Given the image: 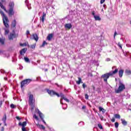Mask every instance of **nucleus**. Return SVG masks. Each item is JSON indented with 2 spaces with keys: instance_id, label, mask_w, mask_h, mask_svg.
Masks as SVG:
<instances>
[{
  "instance_id": "a19ab883",
  "label": "nucleus",
  "mask_w": 131,
  "mask_h": 131,
  "mask_svg": "<svg viewBox=\"0 0 131 131\" xmlns=\"http://www.w3.org/2000/svg\"><path fill=\"white\" fill-rule=\"evenodd\" d=\"M123 54H124V55L126 57L127 56V55L128 54H129V52H126V53H124V52H123Z\"/></svg>"
},
{
  "instance_id": "37998d69",
  "label": "nucleus",
  "mask_w": 131,
  "mask_h": 131,
  "mask_svg": "<svg viewBox=\"0 0 131 131\" xmlns=\"http://www.w3.org/2000/svg\"><path fill=\"white\" fill-rule=\"evenodd\" d=\"M21 130L22 131H27V130H26V128H25V127H22Z\"/></svg>"
},
{
  "instance_id": "3c124183",
  "label": "nucleus",
  "mask_w": 131,
  "mask_h": 131,
  "mask_svg": "<svg viewBox=\"0 0 131 131\" xmlns=\"http://www.w3.org/2000/svg\"><path fill=\"white\" fill-rule=\"evenodd\" d=\"M105 2V0H101L100 1V4H104V3Z\"/></svg>"
},
{
  "instance_id": "cd10ccee",
  "label": "nucleus",
  "mask_w": 131,
  "mask_h": 131,
  "mask_svg": "<svg viewBox=\"0 0 131 131\" xmlns=\"http://www.w3.org/2000/svg\"><path fill=\"white\" fill-rule=\"evenodd\" d=\"M126 74H127V75H130L131 74V70H126L125 71Z\"/></svg>"
},
{
  "instance_id": "c756f323",
  "label": "nucleus",
  "mask_w": 131,
  "mask_h": 131,
  "mask_svg": "<svg viewBox=\"0 0 131 131\" xmlns=\"http://www.w3.org/2000/svg\"><path fill=\"white\" fill-rule=\"evenodd\" d=\"M46 45H48V43H47V41H43V42L42 45L41 46V48H43V47H45V46H46Z\"/></svg>"
},
{
  "instance_id": "20e7f679",
  "label": "nucleus",
  "mask_w": 131,
  "mask_h": 131,
  "mask_svg": "<svg viewBox=\"0 0 131 131\" xmlns=\"http://www.w3.org/2000/svg\"><path fill=\"white\" fill-rule=\"evenodd\" d=\"M123 90H125V85L123 84L121 81H119V87L117 90H115V93L116 94H119V93H121Z\"/></svg>"
},
{
  "instance_id": "dca6fc26",
  "label": "nucleus",
  "mask_w": 131,
  "mask_h": 131,
  "mask_svg": "<svg viewBox=\"0 0 131 131\" xmlns=\"http://www.w3.org/2000/svg\"><path fill=\"white\" fill-rule=\"evenodd\" d=\"M64 28L67 29H71L72 28V25L71 24H66L64 25Z\"/></svg>"
},
{
  "instance_id": "49530a36",
  "label": "nucleus",
  "mask_w": 131,
  "mask_h": 131,
  "mask_svg": "<svg viewBox=\"0 0 131 131\" xmlns=\"http://www.w3.org/2000/svg\"><path fill=\"white\" fill-rule=\"evenodd\" d=\"M0 71L1 73H6V71H5L3 69H1Z\"/></svg>"
},
{
  "instance_id": "69168bd1",
  "label": "nucleus",
  "mask_w": 131,
  "mask_h": 131,
  "mask_svg": "<svg viewBox=\"0 0 131 131\" xmlns=\"http://www.w3.org/2000/svg\"><path fill=\"white\" fill-rule=\"evenodd\" d=\"M37 63H40V60L37 61Z\"/></svg>"
},
{
  "instance_id": "5fc2aeb1",
  "label": "nucleus",
  "mask_w": 131,
  "mask_h": 131,
  "mask_svg": "<svg viewBox=\"0 0 131 131\" xmlns=\"http://www.w3.org/2000/svg\"><path fill=\"white\" fill-rule=\"evenodd\" d=\"M82 86H83V89H85V86H86L85 84V83H83Z\"/></svg>"
},
{
  "instance_id": "a18cd8bd",
  "label": "nucleus",
  "mask_w": 131,
  "mask_h": 131,
  "mask_svg": "<svg viewBox=\"0 0 131 131\" xmlns=\"http://www.w3.org/2000/svg\"><path fill=\"white\" fill-rule=\"evenodd\" d=\"M26 34H27V37H28V35H27L30 34V32H29V31L27 30V32H26Z\"/></svg>"
},
{
  "instance_id": "412c9836",
  "label": "nucleus",
  "mask_w": 131,
  "mask_h": 131,
  "mask_svg": "<svg viewBox=\"0 0 131 131\" xmlns=\"http://www.w3.org/2000/svg\"><path fill=\"white\" fill-rule=\"evenodd\" d=\"M46 16H47V14L43 12V15L42 16V17L40 18L42 22H45V18H46Z\"/></svg>"
},
{
  "instance_id": "7ed1b4c3",
  "label": "nucleus",
  "mask_w": 131,
  "mask_h": 131,
  "mask_svg": "<svg viewBox=\"0 0 131 131\" xmlns=\"http://www.w3.org/2000/svg\"><path fill=\"white\" fill-rule=\"evenodd\" d=\"M15 6V3L14 2H10L9 4V9L8 12V15L9 17L14 16L15 14V11H14V6Z\"/></svg>"
},
{
  "instance_id": "5701e85b",
  "label": "nucleus",
  "mask_w": 131,
  "mask_h": 131,
  "mask_svg": "<svg viewBox=\"0 0 131 131\" xmlns=\"http://www.w3.org/2000/svg\"><path fill=\"white\" fill-rule=\"evenodd\" d=\"M99 110L100 112L102 111V113H105V112H106V111L105 110V109H104V108L102 107L101 106L99 107Z\"/></svg>"
},
{
  "instance_id": "f704fd0d",
  "label": "nucleus",
  "mask_w": 131,
  "mask_h": 131,
  "mask_svg": "<svg viewBox=\"0 0 131 131\" xmlns=\"http://www.w3.org/2000/svg\"><path fill=\"white\" fill-rule=\"evenodd\" d=\"M98 126L99 128H100V129H103V126H102V124L99 123L98 124Z\"/></svg>"
},
{
  "instance_id": "c03bdc74",
  "label": "nucleus",
  "mask_w": 131,
  "mask_h": 131,
  "mask_svg": "<svg viewBox=\"0 0 131 131\" xmlns=\"http://www.w3.org/2000/svg\"><path fill=\"white\" fill-rule=\"evenodd\" d=\"M16 118L17 120H19L20 121V120H21V118H20V117L19 116H16Z\"/></svg>"
},
{
  "instance_id": "f03ea898",
  "label": "nucleus",
  "mask_w": 131,
  "mask_h": 131,
  "mask_svg": "<svg viewBox=\"0 0 131 131\" xmlns=\"http://www.w3.org/2000/svg\"><path fill=\"white\" fill-rule=\"evenodd\" d=\"M117 72H118V69H115V70L113 71L110 72L109 73L101 75V78L103 79L104 82L108 83L107 79H108L110 76H112V75L116 74Z\"/></svg>"
},
{
  "instance_id": "72a5a7b5",
  "label": "nucleus",
  "mask_w": 131,
  "mask_h": 131,
  "mask_svg": "<svg viewBox=\"0 0 131 131\" xmlns=\"http://www.w3.org/2000/svg\"><path fill=\"white\" fill-rule=\"evenodd\" d=\"M10 107L12 109H15V108H16V106H15V105H14V104L12 103L10 104Z\"/></svg>"
},
{
  "instance_id": "393cba45",
  "label": "nucleus",
  "mask_w": 131,
  "mask_h": 131,
  "mask_svg": "<svg viewBox=\"0 0 131 131\" xmlns=\"http://www.w3.org/2000/svg\"><path fill=\"white\" fill-rule=\"evenodd\" d=\"M24 59L26 63H30V60L28 58V57H24Z\"/></svg>"
},
{
  "instance_id": "9d476101",
  "label": "nucleus",
  "mask_w": 131,
  "mask_h": 131,
  "mask_svg": "<svg viewBox=\"0 0 131 131\" xmlns=\"http://www.w3.org/2000/svg\"><path fill=\"white\" fill-rule=\"evenodd\" d=\"M92 14V16H94V18L96 21H101V17H100V16L99 15H96L95 11H93Z\"/></svg>"
},
{
  "instance_id": "7c9ffc66",
  "label": "nucleus",
  "mask_w": 131,
  "mask_h": 131,
  "mask_svg": "<svg viewBox=\"0 0 131 131\" xmlns=\"http://www.w3.org/2000/svg\"><path fill=\"white\" fill-rule=\"evenodd\" d=\"M98 115L99 117V118L101 119V120H103V119H104V117H103V116H102L101 114L98 113Z\"/></svg>"
},
{
  "instance_id": "f3484780",
  "label": "nucleus",
  "mask_w": 131,
  "mask_h": 131,
  "mask_svg": "<svg viewBox=\"0 0 131 131\" xmlns=\"http://www.w3.org/2000/svg\"><path fill=\"white\" fill-rule=\"evenodd\" d=\"M53 36H54V34H49L48 36L47 37V39H48V40L50 41L52 40V38H53Z\"/></svg>"
},
{
  "instance_id": "f8f14e48",
  "label": "nucleus",
  "mask_w": 131,
  "mask_h": 131,
  "mask_svg": "<svg viewBox=\"0 0 131 131\" xmlns=\"http://www.w3.org/2000/svg\"><path fill=\"white\" fill-rule=\"evenodd\" d=\"M16 38V34L10 33L8 36V39L9 40H13L14 38Z\"/></svg>"
},
{
  "instance_id": "052dcab7",
  "label": "nucleus",
  "mask_w": 131,
  "mask_h": 131,
  "mask_svg": "<svg viewBox=\"0 0 131 131\" xmlns=\"http://www.w3.org/2000/svg\"><path fill=\"white\" fill-rule=\"evenodd\" d=\"M1 131H5V127H2Z\"/></svg>"
},
{
  "instance_id": "2f4dec72",
  "label": "nucleus",
  "mask_w": 131,
  "mask_h": 131,
  "mask_svg": "<svg viewBox=\"0 0 131 131\" xmlns=\"http://www.w3.org/2000/svg\"><path fill=\"white\" fill-rule=\"evenodd\" d=\"M78 125L79 126H82V125H84V123L83 121H81L78 123Z\"/></svg>"
},
{
  "instance_id": "6e6552de",
  "label": "nucleus",
  "mask_w": 131,
  "mask_h": 131,
  "mask_svg": "<svg viewBox=\"0 0 131 131\" xmlns=\"http://www.w3.org/2000/svg\"><path fill=\"white\" fill-rule=\"evenodd\" d=\"M32 80L30 79H26L21 82V88L23 89V87L25 85V84H29V83H30Z\"/></svg>"
},
{
  "instance_id": "8fccbe9b",
  "label": "nucleus",
  "mask_w": 131,
  "mask_h": 131,
  "mask_svg": "<svg viewBox=\"0 0 131 131\" xmlns=\"http://www.w3.org/2000/svg\"><path fill=\"white\" fill-rule=\"evenodd\" d=\"M118 47H119L121 49H122V46H121V44H120V42L118 43Z\"/></svg>"
},
{
  "instance_id": "680f3d73",
  "label": "nucleus",
  "mask_w": 131,
  "mask_h": 131,
  "mask_svg": "<svg viewBox=\"0 0 131 131\" xmlns=\"http://www.w3.org/2000/svg\"><path fill=\"white\" fill-rule=\"evenodd\" d=\"M85 105H83L82 107V109L83 110H84V109H85Z\"/></svg>"
},
{
  "instance_id": "39448f33",
  "label": "nucleus",
  "mask_w": 131,
  "mask_h": 131,
  "mask_svg": "<svg viewBox=\"0 0 131 131\" xmlns=\"http://www.w3.org/2000/svg\"><path fill=\"white\" fill-rule=\"evenodd\" d=\"M0 14L2 16L3 24H4V26H8V24H6V23L10 22L9 21V19L8 18L7 16H6V14H5V13H4V11H3V10H2L1 9H0Z\"/></svg>"
},
{
  "instance_id": "603ef678",
  "label": "nucleus",
  "mask_w": 131,
  "mask_h": 131,
  "mask_svg": "<svg viewBox=\"0 0 131 131\" xmlns=\"http://www.w3.org/2000/svg\"><path fill=\"white\" fill-rule=\"evenodd\" d=\"M117 34V32L115 31V33H114V38H115V36H116V35Z\"/></svg>"
},
{
  "instance_id": "423d86ee",
  "label": "nucleus",
  "mask_w": 131,
  "mask_h": 131,
  "mask_svg": "<svg viewBox=\"0 0 131 131\" xmlns=\"http://www.w3.org/2000/svg\"><path fill=\"white\" fill-rule=\"evenodd\" d=\"M29 104L31 106L32 110L34 109V103H33V95L30 94L29 97Z\"/></svg>"
},
{
  "instance_id": "bb28decb",
  "label": "nucleus",
  "mask_w": 131,
  "mask_h": 131,
  "mask_svg": "<svg viewBox=\"0 0 131 131\" xmlns=\"http://www.w3.org/2000/svg\"><path fill=\"white\" fill-rule=\"evenodd\" d=\"M37 125L39 126V128L43 129V130L46 129V127H45V126H43V125H40V124H38Z\"/></svg>"
},
{
  "instance_id": "4be33fe9",
  "label": "nucleus",
  "mask_w": 131,
  "mask_h": 131,
  "mask_svg": "<svg viewBox=\"0 0 131 131\" xmlns=\"http://www.w3.org/2000/svg\"><path fill=\"white\" fill-rule=\"evenodd\" d=\"M33 39L37 41V40H38V36H37V34H34L33 35Z\"/></svg>"
},
{
  "instance_id": "2eb2a0df",
  "label": "nucleus",
  "mask_w": 131,
  "mask_h": 131,
  "mask_svg": "<svg viewBox=\"0 0 131 131\" xmlns=\"http://www.w3.org/2000/svg\"><path fill=\"white\" fill-rule=\"evenodd\" d=\"M27 125V122L26 121L23 122V123L21 122L18 123V125L19 126H22V127H25V126H26Z\"/></svg>"
},
{
  "instance_id": "b1692460",
  "label": "nucleus",
  "mask_w": 131,
  "mask_h": 131,
  "mask_svg": "<svg viewBox=\"0 0 131 131\" xmlns=\"http://www.w3.org/2000/svg\"><path fill=\"white\" fill-rule=\"evenodd\" d=\"M76 83L77 84H80V83H82V80H81V78H78V80L76 81Z\"/></svg>"
},
{
  "instance_id": "9b49d317",
  "label": "nucleus",
  "mask_w": 131,
  "mask_h": 131,
  "mask_svg": "<svg viewBox=\"0 0 131 131\" xmlns=\"http://www.w3.org/2000/svg\"><path fill=\"white\" fill-rule=\"evenodd\" d=\"M5 2H6V0H0V7L1 9H3V10H4L5 12H7V9H6V7H5L4 5H3V3H5Z\"/></svg>"
},
{
  "instance_id": "0eeeda50",
  "label": "nucleus",
  "mask_w": 131,
  "mask_h": 131,
  "mask_svg": "<svg viewBox=\"0 0 131 131\" xmlns=\"http://www.w3.org/2000/svg\"><path fill=\"white\" fill-rule=\"evenodd\" d=\"M36 112L39 115V116L41 120H42V122H43L45 124H47V123L46 122V121H45V120L43 119V118L45 117V115H43V114L41 113V112H40V111H39V110L38 109H37L36 110Z\"/></svg>"
},
{
  "instance_id": "79ce46f5",
  "label": "nucleus",
  "mask_w": 131,
  "mask_h": 131,
  "mask_svg": "<svg viewBox=\"0 0 131 131\" xmlns=\"http://www.w3.org/2000/svg\"><path fill=\"white\" fill-rule=\"evenodd\" d=\"M85 99L86 100H89V95H88V94L85 95Z\"/></svg>"
},
{
  "instance_id": "6e6d98bb",
  "label": "nucleus",
  "mask_w": 131,
  "mask_h": 131,
  "mask_svg": "<svg viewBox=\"0 0 131 131\" xmlns=\"http://www.w3.org/2000/svg\"><path fill=\"white\" fill-rule=\"evenodd\" d=\"M126 47H127V48H131V46L129 44H126Z\"/></svg>"
},
{
  "instance_id": "c85d7f7f",
  "label": "nucleus",
  "mask_w": 131,
  "mask_h": 131,
  "mask_svg": "<svg viewBox=\"0 0 131 131\" xmlns=\"http://www.w3.org/2000/svg\"><path fill=\"white\" fill-rule=\"evenodd\" d=\"M115 118L118 119H120V115L119 114H115Z\"/></svg>"
},
{
  "instance_id": "1a4fd4ad",
  "label": "nucleus",
  "mask_w": 131,
  "mask_h": 131,
  "mask_svg": "<svg viewBox=\"0 0 131 131\" xmlns=\"http://www.w3.org/2000/svg\"><path fill=\"white\" fill-rule=\"evenodd\" d=\"M9 22H6V24H7L8 26H5V28H4V30H5V35H7V34H9V32H10V26L9 25Z\"/></svg>"
},
{
  "instance_id": "a878e982",
  "label": "nucleus",
  "mask_w": 131,
  "mask_h": 131,
  "mask_svg": "<svg viewBox=\"0 0 131 131\" xmlns=\"http://www.w3.org/2000/svg\"><path fill=\"white\" fill-rule=\"evenodd\" d=\"M0 43L1 45L4 46L5 45V39H2V38H0Z\"/></svg>"
},
{
  "instance_id": "09e8293b",
  "label": "nucleus",
  "mask_w": 131,
  "mask_h": 131,
  "mask_svg": "<svg viewBox=\"0 0 131 131\" xmlns=\"http://www.w3.org/2000/svg\"><path fill=\"white\" fill-rule=\"evenodd\" d=\"M2 105H3V100L0 101V108H2Z\"/></svg>"
},
{
  "instance_id": "473e14b6",
  "label": "nucleus",
  "mask_w": 131,
  "mask_h": 131,
  "mask_svg": "<svg viewBox=\"0 0 131 131\" xmlns=\"http://www.w3.org/2000/svg\"><path fill=\"white\" fill-rule=\"evenodd\" d=\"M115 126L116 128H118V126H119V123L118 122H116L115 123Z\"/></svg>"
},
{
  "instance_id": "864d4df0",
  "label": "nucleus",
  "mask_w": 131,
  "mask_h": 131,
  "mask_svg": "<svg viewBox=\"0 0 131 131\" xmlns=\"http://www.w3.org/2000/svg\"><path fill=\"white\" fill-rule=\"evenodd\" d=\"M88 76H91V77H93V74L89 73Z\"/></svg>"
},
{
  "instance_id": "c9c22d12",
  "label": "nucleus",
  "mask_w": 131,
  "mask_h": 131,
  "mask_svg": "<svg viewBox=\"0 0 131 131\" xmlns=\"http://www.w3.org/2000/svg\"><path fill=\"white\" fill-rule=\"evenodd\" d=\"M55 85H57L58 88H60V89H62L63 88V86L62 85H59L57 83H55Z\"/></svg>"
},
{
  "instance_id": "4c0bfd02",
  "label": "nucleus",
  "mask_w": 131,
  "mask_h": 131,
  "mask_svg": "<svg viewBox=\"0 0 131 131\" xmlns=\"http://www.w3.org/2000/svg\"><path fill=\"white\" fill-rule=\"evenodd\" d=\"M20 46H21V47H26V46H27V44L26 43V42H25L24 43H20Z\"/></svg>"
},
{
  "instance_id": "f257e3e1",
  "label": "nucleus",
  "mask_w": 131,
  "mask_h": 131,
  "mask_svg": "<svg viewBox=\"0 0 131 131\" xmlns=\"http://www.w3.org/2000/svg\"><path fill=\"white\" fill-rule=\"evenodd\" d=\"M46 91L51 97H54V96H57L58 98L60 97L61 98L60 99V104H61V105L64 104L63 103V100H64V101H66L68 103H69V99L65 98V95L63 93H60V94H59L58 93L54 91V90H50L48 89H46Z\"/></svg>"
},
{
  "instance_id": "aec40b11",
  "label": "nucleus",
  "mask_w": 131,
  "mask_h": 131,
  "mask_svg": "<svg viewBox=\"0 0 131 131\" xmlns=\"http://www.w3.org/2000/svg\"><path fill=\"white\" fill-rule=\"evenodd\" d=\"M2 121H3L4 123H6V121H7V114H4V116L2 118Z\"/></svg>"
},
{
  "instance_id": "ddd939ff",
  "label": "nucleus",
  "mask_w": 131,
  "mask_h": 131,
  "mask_svg": "<svg viewBox=\"0 0 131 131\" xmlns=\"http://www.w3.org/2000/svg\"><path fill=\"white\" fill-rule=\"evenodd\" d=\"M27 51V48H24L19 51L20 55L21 56H24V54Z\"/></svg>"
},
{
  "instance_id": "a211bd4d",
  "label": "nucleus",
  "mask_w": 131,
  "mask_h": 131,
  "mask_svg": "<svg viewBox=\"0 0 131 131\" xmlns=\"http://www.w3.org/2000/svg\"><path fill=\"white\" fill-rule=\"evenodd\" d=\"M121 121L123 125H124V126L127 125V122L125 121L124 119H121Z\"/></svg>"
},
{
  "instance_id": "13d9d810",
  "label": "nucleus",
  "mask_w": 131,
  "mask_h": 131,
  "mask_svg": "<svg viewBox=\"0 0 131 131\" xmlns=\"http://www.w3.org/2000/svg\"><path fill=\"white\" fill-rule=\"evenodd\" d=\"M2 54H4V51L0 50V55H2Z\"/></svg>"
},
{
  "instance_id": "58836bf2",
  "label": "nucleus",
  "mask_w": 131,
  "mask_h": 131,
  "mask_svg": "<svg viewBox=\"0 0 131 131\" xmlns=\"http://www.w3.org/2000/svg\"><path fill=\"white\" fill-rule=\"evenodd\" d=\"M33 117L34 118H35V119H36V120H38L39 118L38 117H37V116H36L35 114H34L33 115Z\"/></svg>"
},
{
  "instance_id": "0e129e2a",
  "label": "nucleus",
  "mask_w": 131,
  "mask_h": 131,
  "mask_svg": "<svg viewBox=\"0 0 131 131\" xmlns=\"http://www.w3.org/2000/svg\"><path fill=\"white\" fill-rule=\"evenodd\" d=\"M4 79H5V80H8V78H7V77H4Z\"/></svg>"
},
{
  "instance_id": "4468645a",
  "label": "nucleus",
  "mask_w": 131,
  "mask_h": 131,
  "mask_svg": "<svg viewBox=\"0 0 131 131\" xmlns=\"http://www.w3.org/2000/svg\"><path fill=\"white\" fill-rule=\"evenodd\" d=\"M16 25H17V21H16V19H14L11 23V28H15Z\"/></svg>"
},
{
  "instance_id": "e433bc0d",
  "label": "nucleus",
  "mask_w": 131,
  "mask_h": 131,
  "mask_svg": "<svg viewBox=\"0 0 131 131\" xmlns=\"http://www.w3.org/2000/svg\"><path fill=\"white\" fill-rule=\"evenodd\" d=\"M25 3L26 4L28 8V9L29 10H31V7L29 8V7H28V5H27V4H28V0H26L25 1Z\"/></svg>"
},
{
  "instance_id": "bf43d9fd",
  "label": "nucleus",
  "mask_w": 131,
  "mask_h": 131,
  "mask_svg": "<svg viewBox=\"0 0 131 131\" xmlns=\"http://www.w3.org/2000/svg\"><path fill=\"white\" fill-rule=\"evenodd\" d=\"M106 61L107 62H109V61H110V58H106Z\"/></svg>"
},
{
  "instance_id": "e2e57ef3",
  "label": "nucleus",
  "mask_w": 131,
  "mask_h": 131,
  "mask_svg": "<svg viewBox=\"0 0 131 131\" xmlns=\"http://www.w3.org/2000/svg\"><path fill=\"white\" fill-rule=\"evenodd\" d=\"M19 69L20 70H22V69H23V67L21 66V67L19 68Z\"/></svg>"
},
{
  "instance_id": "338daca9",
  "label": "nucleus",
  "mask_w": 131,
  "mask_h": 131,
  "mask_svg": "<svg viewBox=\"0 0 131 131\" xmlns=\"http://www.w3.org/2000/svg\"><path fill=\"white\" fill-rule=\"evenodd\" d=\"M19 59H23V58L20 57V56H19Z\"/></svg>"
},
{
  "instance_id": "774afa93",
  "label": "nucleus",
  "mask_w": 131,
  "mask_h": 131,
  "mask_svg": "<svg viewBox=\"0 0 131 131\" xmlns=\"http://www.w3.org/2000/svg\"><path fill=\"white\" fill-rule=\"evenodd\" d=\"M45 72L48 71V69H46L45 70Z\"/></svg>"
},
{
  "instance_id": "6ab92c4d",
  "label": "nucleus",
  "mask_w": 131,
  "mask_h": 131,
  "mask_svg": "<svg viewBox=\"0 0 131 131\" xmlns=\"http://www.w3.org/2000/svg\"><path fill=\"white\" fill-rule=\"evenodd\" d=\"M123 70H120L119 71V77L121 78L123 76Z\"/></svg>"
},
{
  "instance_id": "de8ad7c7",
  "label": "nucleus",
  "mask_w": 131,
  "mask_h": 131,
  "mask_svg": "<svg viewBox=\"0 0 131 131\" xmlns=\"http://www.w3.org/2000/svg\"><path fill=\"white\" fill-rule=\"evenodd\" d=\"M12 34H16V33L15 32V30H12V33H10Z\"/></svg>"
},
{
  "instance_id": "ea45409f",
  "label": "nucleus",
  "mask_w": 131,
  "mask_h": 131,
  "mask_svg": "<svg viewBox=\"0 0 131 131\" xmlns=\"http://www.w3.org/2000/svg\"><path fill=\"white\" fill-rule=\"evenodd\" d=\"M36 46V44H34L33 45H31V49H35Z\"/></svg>"
},
{
  "instance_id": "4d7b16f0",
  "label": "nucleus",
  "mask_w": 131,
  "mask_h": 131,
  "mask_svg": "<svg viewBox=\"0 0 131 131\" xmlns=\"http://www.w3.org/2000/svg\"><path fill=\"white\" fill-rule=\"evenodd\" d=\"M112 122H115V118H113L112 119Z\"/></svg>"
}]
</instances>
